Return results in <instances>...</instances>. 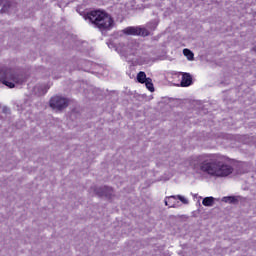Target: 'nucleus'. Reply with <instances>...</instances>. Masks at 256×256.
<instances>
[{
	"instance_id": "obj_6",
	"label": "nucleus",
	"mask_w": 256,
	"mask_h": 256,
	"mask_svg": "<svg viewBox=\"0 0 256 256\" xmlns=\"http://www.w3.org/2000/svg\"><path fill=\"white\" fill-rule=\"evenodd\" d=\"M124 35H141L142 37L149 36V30L141 27L129 26L122 30Z\"/></svg>"
},
{
	"instance_id": "obj_11",
	"label": "nucleus",
	"mask_w": 256,
	"mask_h": 256,
	"mask_svg": "<svg viewBox=\"0 0 256 256\" xmlns=\"http://www.w3.org/2000/svg\"><path fill=\"white\" fill-rule=\"evenodd\" d=\"M158 25H159V20L154 19L146 24L145 29H147V31H149V35H151V31H155V29H157Z\"/></svg>"
},
{
	"instance_id": "obj_3",
	"label": "nucleus",
	"mask_w": 256,
	"mask_h": 256,
	"mask_svg": "<svg viewBox=\"0 0 256 256\" xmlns=\"http://www.w3.org/2000/svg\"><path fill=\"white\" fill-rule=\"evenodd\" d=\"M26 81L25 75L15 72L9 68H0V83L14 89L16 85H23Z\"/></svg>"
},
{
	"instance_id": "obj_8",
	"label": "nucleus",
	"mask_w": 256,
	"mask_h": 256,
	"mask_svg": "<svg viewBox=\"0 0 256 256\" xmlns=\"http://www.w3.org/2000/svg\"><path fill=\"white\" fill-rule=\"evenodd\" d=\"M193 83V78L189 73L182 74L181 86L182 87H189Z\"/></svg>"
},
{
	"instance_id": "obj_16",
	"label": "nucleus",
	"mask_w": 256,
	"mask_h": 256,
	"mask_svg": "<svg viewBox=\"0 0 256 256\" xmlns=\"http://www.w3.org/2000/svg\"><path fill=\"white\" fill-rule=\"evenodd\" d=\"M222 201L224 203H235V201H237V198L233 197V196H226L222 198Z\"/></svg>"
},
{
	"instance_id": "obj_15",
	"label": "nucleus",
	"mask_w": 256,
	"mask_h": 256,
	"mask_svg": "<svg viewBox=\"0 0 256 256\" xmlns=\"http://www.w3.org/2000/svg\"><path fill=\"white\" fill-rule=\"evenodd\" d=\"M138 83H145L147 81V74L145 72L141 71L137 75Z\"/></svg>"
},
{
	"instance_id": "obj_10",
	"label": "nucleus",
	"mask_w": 256,
	"mask_h": 256,
	"mask_svg": "<svg viewBox=\"0 0 256 256\" xmlns=\"http://www.w3.org/2000/svg\"><path fill=\"white\" fill-rule=\"evenodd\" d=\"M166 207H177V196H168L165 198Z\"/></svg>"
},
{
	"instance_id": "obj_14",
	"label": "nucleus",
	"mask_w": 256,
	"mask_h": 256,
	"mask_svg": "<svg viewBox=\"0 0 256 256\" xmlns=\"http://www.w3.org/2000/svg\"><path fill=\"white\" fill-rule=\"evenodd\" d=\"M183 55H184L185 57H187L188 61H193V59H194V57H195V55L193 54V52H191V50H189V49H187V48H185V49L183 50Z\"/></svg>"
},
{
	"instance_id": "obj_4",
	"label": "nucleus",
	"mask_w": 256,
	"mask_h": 256,
	"mask_svg": "<svg viewBox=\"0 0 256 256\" xmlns=\"http://www.w3.org/2000/svg\"><path fill=\"white\" fill-rule=\"evenodd\" d=\"M139 49V43L137 41L132 40L128 44H119L118 47L116 48V51L122 55V57H131L133 55L137 54V51Z\"/></svg>"
},
{
	"instance_id": "obj_2",
	"label": "nucleus",
	"mask_w": 256,
	"mask_h": 256,
	"mask_svg": "<svg viewBox=\"0 0 256 256\" xmlns=\"http://www.w3.org/2000/svg\"><path fill=\"white\" fill-rule=\"evenodd\" d=\"M85 19H88L90 23L98 27L101 31L111 29L113 27V18L107 12L101 10H95L87 14Z\"/></svg>"
},
{
	"instance_id": "obj_17",
	"label": "nucleus",
	"mask_w": 256,
	"mask_h": 256,
	"mask_svg": "<svg viewBox=\"0 0 256 256\" xmlns=\"http://www.w3.org/2000/svg\"><path fill=\"white\" fill-rule=\"evenodd\" d=\"M177 199H179V201H181V203H183V205H189V200L182 195H176V201Z\"/></svg>"
},
{
	"instance_id": "obj_18",
	"label": "nucleus",
	"mask_w": 256,
	"mask_h": 256,
	"mask_svg": "<svg viewBox=\"0 0 256 256\" xmlns=\"http://www.w3.org/2000/svg\"><path fill=\"white\" fill-rule=\"evenodd\" d=\"M27 107H29V101H25L24 104L20 105L21 111H25V109H27Z\"/></svg>"
},
{
	"instance_id": "obj_1",
	"label": "nucleus",
	"mask_w": 256,
	"mask_h": 256,
	"mask_svg": "<svg viewBox=\"0 0 256 256\" xmlns=\"http://www.w3.org/2000/svg\"><path fill=\"white\" fill-rule=\"evenodd\" d=\"M188 164L194 171H200L210 177H229L233 166L225 162V156L220 154H200L188 158Z\"/></svg>"
},
{
	"instance_id": "obj_19",
	"label": "nucleus",
	"mask_w": 256,
	"mask_h": 256,
	"mask_svg": "<svg viewBox=\"0 0 256 256\" xmlns=\"http://www.w3.org/2000/svg\"><path fill=\"white\" fill-rule=\"evenodd\" d=\"M3 111H4V113H7L9 111V109L7 107H4Z\"/></svg>"
},
{
	"instance_id": "obj_5",
	"label": "nucleus",
	"mask_w": 256,
	"mask_h": 256,
	"mask_svg": "<svg viewBox=\"0 0 256 256\" xmlns=\"http://www.w3.org/2000/svg\"><path fill=\"white\" fill-rule=\"evenodd\" d=\"M69 100L65 97L54 96L50 99V107L52 109H56L57 111H61L68 107Z\"/></svg>"
},
{
	"instance_id": "obj_7",
	"label": "nucleus",
	"mask_w": 256,
	"mask_h": 256,
	"mask_svg": "<svg viewBox=\"0 0 256 256\" xmlns=\"http://www.w3.org/2000/svg\"><path fill=\"white\" fill-rule=\"evenodd\" d=\"M96 193L98 195H100L101 197L104 196V197L111 198V196L113 195V188L108 187V186H104L102 188H99Z\"/></svg>"
},
{
	"instance_id": "obj_12",
	"label": "nucleus",
	"mask_w": 256,
	"mask_h": 256,
	"mask_svg": "<svg viewBox=\"0 0 256 256\" xmlns=\"http://www.w3.org/2000/svg\"><path fill=\"white\" fill-rule=\"evenodd\" d=\"M214 203L215 198L213 196L205 197L202 201V205H204V207H213Z\"/></svg>"
},
{
	"instance_id": "obj_13",
	"label": "nucleus",
	"mask_w": 256,
	"mask_h": 256,
	"mask_svg": "<svg viewBox=\"0 0 256 256\" xmlns=\"http://www.w3.org/2000/svg\"><path fill=\"white\" fill-rule=\"evenodd\" d=\"M146 85V89L153 93L155 91V87L153 86V80L151 78H147V80L144 82Z\"/></svg>"
},
{
	"instance_id": "obj_9",
	"label": "nucleus",
	"mask_w": 256,
	"mask_h": 256,
	"mask_svg": "<svg viewBox=\"0 0 256 256\" xmlns=\"http://www.w3.org/2000/svg\"><path fill=\"white\" fill-rule=\"evenodd\" d=\"M0 5H2V13L12 11L13 3L9 0H0Z\"/></svg>"
}]
</instances>
